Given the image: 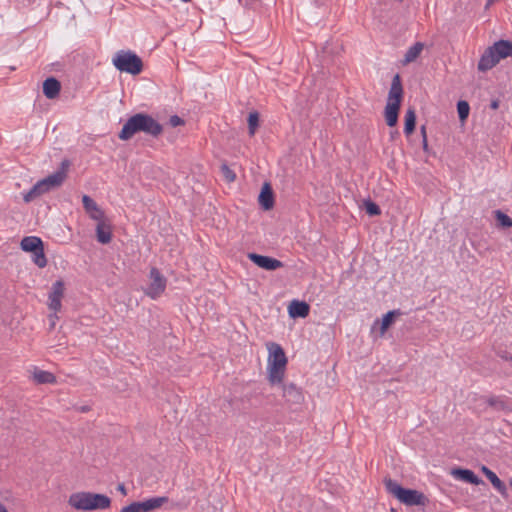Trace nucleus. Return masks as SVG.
<instances>
[{
	"label": "nucleus",
	"instance_id": "obj_1",
	"mask_svg": "<svg viewBox=\"0 0 512 512\" xmlns=\"http://www.w3.org/2000/svg\"><path fill=\"white\" fill-rule=\"evenodd\" d=\"M143 132L146 135L157 138L163 132V126L146 113H137L128 118L118 134L120 140H130L136 133Z\"/></svg>",
	"mask_w": 512,
	"mask_h": 512
},
{
	"label": "nucleus",
	"instance_id": "obj_2",
	"mask_svg": "<svg viewBox=\"0 0 512 512\" xmlns=\"http://www.w3.org/2000/svg\"><path fill=\"white\" fill-rule=\"evenodd\" d=\"M68 167L69 161H62L61 168L33 185V187L24 194L23 200L26 203H29L41 195L60 187L66 178V171Z\"/></svg>",
	"mask_w": 512,
	"mask_h": 512
},
{
	"label": "nucleus",
	"instance_id": "obj_3",
	"mask_svg": "<svg viewBox=\"0 0 512 512\" xmlns=\"http://www.w3.org/2000/svg\"><path fill=\"white\" fill-rule=\"evenodd\" d=\"M512 56V42L499 40L488 47L478 62V70L486 72L496 66L500 60Z\"/></svg>",
	"mask_w": 512,
	"mask_h": 512
},
{
	"label": "nucleus",
	"instance_id": "obj_4",
	"mask_svg": "<svg viewBox=\"0 0 512 512\" xmlns=\"http://www.w3.org/2000/svg\"><path fill=\"white\" fill-rule=\"evenodd\" d=\"M68 503L77 510L92 511L109 508L111 500L104 494L77 492L70 495Z\"/></svg>",
	"mask_w": 512,
	"mask_h": 512
},
{
	"label": "nucleus",
	"instance_id": "obj_5",
	"mask_svg": "<svg viewBox=\"0 0 512 512\" xmlns=\"http://www.w3.org/2000/svg\"><path fill=\"white\" fill-rule=\"evenodd\" d=\"M384 485L389 494L407 506H424L428 501L422 492L404 488L390 478L384 480Z\"/></svg>",
	"mask_w": 512,
	"mask_h": 512
},
{
	"label": "nucleus",
	"instance_id": "obj_6",
	"mask_svg": "<svg viewBox=\"0 0 512 512\" xmlns=\"http://www.w3.org/2000/svg\"><path fill=\"white\" fill-rule=\"evenodd\" d=\"M268 371L269 381L272 384H280L283 380L284 370L287 364V358L283 348L277 343L268 345Z\"/></svg>",
	"mask_w": 512,
	"mask_h": 512
},
{
	"label": "nucleus",
	"instance_id": "obj_7",
	"mask_svg": "<svg viewBox=\"0 0 512 512\" xmlns=\"http://www.w3.org/2000/svg\"><path fill=\"white\" fill-rule=\"evenodd\" d=\"M112 63L120 72L138 75L143 70L142 59L131 50H119L115 53Z\"/></svg>",
	"mask_w": 512,
	"mask_h": 512
},
{
	"label": "nucleus",
	"instance_id": "obj_8",
	"mask_svg": "<svg viewBox=\"0 0 512 512\" xmlns=\"http://www.w3.org/2000/svg\"><path fill=\"white\" fill-rule=\"evenodd\" d=\"M149 280L150 282L144 289V293L155 300L164 293L167 286V279L158 268L152 267L149 272Z\"/></svg>",
	"mask_w": 512,
	"mask_h": 512
},
{
	"label": "nucleus",
	"instance_id": "obj_9",
	"mask_svg": "<svg viewBox=\"0 0 512 512\" xmlns=\"http://www.w3.org/2000/svg\"><path fill=\"white\" fill-rule=\"evenodd\" d=\"M248 258L258 267L267 270V271H275L284 266L283 262L278 259L260 255L257 253H249Z\"/></svg>",
	"mask_w": 512,
	"mask_h": 512
},
{
	"label": "nucleus",
	"instance_id": "obj_10",
	"mask_svg": "<svg viewBox=\"0 0 512 512\" xmlns=\"http://www.w3.org/2000/svg\"><path fill=\"white\" fill-rule=\"evenodd\" d=\"M403 98V87L399 74H396L391 83V87L388 93L387 103L401 105Z\"/></svg>",
	"mask_w": 512,
	"mask_h": 512
},
{
	"label": "nucleus",
	"instance_id": "obj_11",
	"mask_svg": "<svg viewBox=\"0 0 512 512\" xmlns=\"http://www.w3.org/2000/svg\"><path fill=\"white\" fill-rule=\"evenodd\" d=\"M82 203L85 211L89 214L90 218L99 221L104 219L103 210L97 205V203L88 195L82 197Z\"/></svg>",
	"mask_w": 512,
	"mask_h": 512
},
{
	"label": "nucleus",
	"instance_id": "obj_12",
	"mask_svg": "<svg viewBox=\"0 0 512 512\" xmlns=\"http://www.w3.org/2000/svg\"><path fill=\"white\" fill-rule=\"evenodd\" d=\"M96 238L101 244H108L112 239V229L110 223L105 218L97 221Z\"/></svg>",
	"mask_w": 512,
	"mask_h": 512
},
{
	"label": "nucleus",
	"instance_id": "obj_13",
	"mask_svg": "<svg viewBox=\"0 0 512 512\" xmlns=\"http://www.w3.org/2000/svg\"><path fill=\"white\" fill-rule=\"evenodd\" d=\"M309 311L310 306L304 301L293 300L288 307L289 316L292 318H305Z\"/></svg>",
	"mask_w": 512,
	"mask_h": 512
},
{
	"label": "nucleus",
	"instance_id": "obj_14",
	"mask_svg": "<svg viewBox=\"0 0 512 512\" xmlns=\"http://www.w3.org/2000/svg\"><path fill=\"white\" fill-rule=\"evenodd\" d=\"M452 475L455 476V478L470 484H484V481L469 469L456 468L452 471Z\"/></svg>",
	"mask_w": 512,
	"mask_h": 512
},
{
	"label": "nucleus",
	"instance_id": "obj_15",
	"mask_svg": "<svg viewBox=\"0 0 512 512\" xmlns=\"http://www.w3.org/2000/svg\"><path fill=\"white\" fill-rule=\"evenodd\" d=\"M260 206L264 210H270L274 206V194L269 183H265L258 197Z\"/></svg>",
	"mask_w": 512,
	"mask_h": 512
},
{
	"label": "nucleus",
	"instance_id": "obj_16",
	"mask_svg": "<svg viewBox=\"0 0 512 512\" xmlns=\"http://www.w3.org/2000/svg\"><path fill=\"white\" fill-rule=\"evenodd\" d=\"M168 502L167 497H152L144 501L136 502L140 508V512H150L160 508L163 504Z\"/></svg>",
	"mask_w": 512,
	"mask_h": 512
},
{
	"label": "nucleus",
	"instance_id": "obj_17",
	"mask_svg": "<svg viewBox=\"0 0 512 512\" xmlns=\"http://www.w3.org/2000/svg\"><path fill=\"white\" fill-rule=\"evenodd\" d=\"M60 89L61 84L54 77L47 78L43 83V93L48 99H55L59 95Z\"/></svg>",
	"mask_w": 512,
	"mask_h": 512
},
{
	"label": "nucleus",
	"instance_id": "obj_18",
	"mask_svg": "<svg viewBox=\"0 0 512 512\" xmlns=\"http://www.w3.org/2000/svg\"><path fill=\"white\" fill-rule=\"evenodd\" d=\"M283 396L287 402L290 403H300L303 399L302 392L299 388H297L294 384H284L283 387Z\"/></svg>",
	"mask_w": 512,
	"mask_h": 512
},
{
	"label": "nucleus",
	"instance_id": "obj_19",
	"mask_svg": "<svg viewBox=\"0 0 512 512\" xmlns=\"http://www.w3.org/2000/svg\"><path fill=\"white\" fill-rule=\"evenodd\" d=\"M21 249L26 252H35L43 246V242L39 237L26 236L21 240Z\"/></svg>",
	"mask_w": 512,
	"mask_h": 512
},
{
	"label": "nucleus",
	"instance_id": "obj_20",
	"mask_svg": "<svg viewBox=\"0 0 512 512\" xmlns=\"http://www.w3.org/2000/svg\"><path fill=\"white\" fill-rule=\"evenodd\" d=\"M484 475L488 478V480L491 482V484L494 486V488L502 495L506 493V486L505 484L499 479V477L488 467L482 466L481 468Z\"/></svg>",
	"mask_w": 512,
	"mask_h": 512
},
{
	"label": "nucleus",
	"instance_id": "obj_21",
	"mask_svg": "<svg viewBox=\"0 0 512 512\" xmlns=\"http://www.w3.org/2000/svg\"><path fill=\"white\" fill-rule=\"evenodd\" d=\"M401 105L387 103L385 106V120L389 127H393L398 122V114Z\"/></svg>",
	"mask_w": 512,
	"mask_h": 512
},
{
	"label": "nucleus",
	"instance_id": "obj_22",
	"mask_svg": "<svg viewBox=\"0 0 512 512\" xmlns=\"http://www.w3.org/2000/svg\"><path fill=\"white\" fill-rule=\"evenodd\" d=\"M416 125V113L413 108H408L405 113V124H404V133L409 136L415 130Z\"/></svg>",
	"mask_w": 512,
	"mask_h": 512
},
{
	"label": "nucleus",
	"instance_id": "obj_23",
	"mask_svg": "<svg viewBox=\"0 0 512 512\" xmlns=\"http://www.w3.org/2000/svg\"><path fill=\"white\" fill-rule=\"evenodd\" d=\"M423 48H424L423 43L416 42L414 45H412L406 51V53L404 55L403 63L408 64V63L415 61L418 58V56L420 55V53L422 52Z\"/></svg>",
	"mask_w": 512,
	"mask_h": 512
},
{
	"label": "nucleus",
	"instance_id": "obj_24",
	"mask_svg": "<svg viewBox=\"0 0 512 512\" xmlns=\"http://www.w3.org/2000/svg\"><path fill=\"white\" fill-rule=\"evenodd\" d=\"M33 379L38 384H52L56 382L54 374L48 371L36 369L33 373Z\"/></svg>",
	"mask_w": 512,
	"mask_h": 512
},
{
	"label": "nucleus",
	"instance_id": "obj_25",
	"mask_svg": "<svg viewBox=\"0 0 512 512\" xmlns=\"http://www.w3.org/2000/svg\"><path fill=\"white\" fill-rule=\"evenodd\" d=\"M399 315H401L400 310H391L383 316L382 321H381V326H380V334L381 335H384V333L387 331V329L394 322L395 317L399 316Z\"/></svg>",
	"mask_w": 512,
	"mask_h": 512
},
{
	"label": "nucleus",
	"instance_id": "obj_26",
	"mask_svg": "<svg viewBox=\"0 0 512 512\" xmlns=\"http://www.w3.org/2000/svg\"><path fill=\"white\" fill-rule=\"evenodd\" d=\"M494 214L499 226L503 228L512 227V218L510 216H508L501 210H495Z\"/></svg>",
	"mask_w": 512,
	"mask_h": 512
},
{
	"label": "nucleus",
	"instance_id": "obj_27",
	"mask_svg": "<svg viewBox=\"0 0 512 512\" xmlns=\"http://www.w3.org/2000/svg\"><path fill=\"white\" fill-rule=\"evenodd\" d=\"M457 112L460 121L464 122L469 116L470 106L467 101L460 100L457 103Z\"/></svg>",
	"mask_w": 512,
	"mask_h": 512
},
{
	"label": "nucleus",
	"instance_id": "obj_28",
	"mask_svg": "<svg viewBox=\"0 0 512 512\" xmlns=\"http://www.w3.org/2000/svg\"><path fill=\"white\" fill-rule=\"evenodd\" d=\"M64 295V283L61 280L53 283L51 291L49 293V298L62 299Z\"/></svg>",
	"mask_w": 512,
	"mask_h": 512
},
{
	"label": "nucleus",
	"instance_id": "obj_29",
	"mask_svg": "<svg viewBox=\"0 0 512 512\" xmlns=\"http://www.w3.org/2000/svg\"><path fill=\"white\" fill-rule=\"evenodd\" d=\"M258 125H259V114L256 111L249 113L248 129H249L250 136H253L255 134Z\"/></svg>",
	"mask_w": 512,
	"mask_h": 512
},
{
	"label": "nucleus",
	"instance_id": "obj_30",
	"mask_svg": "<svg viewBox=\"0 0 512 512\" xmlns=\"http://www.w3.org/2000/svg\"><path fill=\"white\" fill-rule=\"evenodd\" d=\"M33 262L39 267L44 268L47 265V259L43 246L39 250L33 252Z\"/></svg>",
	"mask_w": 512,
	"mask_h": 512
},
{
	"label": "nucleus",
	"instance_id": "obj_31",
	"mask_svg": "<svg viewBox=\"0 0 512 512\" xmlns=\"http://www.w3.org/2000/svg\"><path fill=\"white\" fill-rule=\"evenodd\" d=\"M364 207H365L366 213L370 216H378L381 214L380 207L371 200L365 201Z\"/></svg>",
	"mask_w": 512,
	"mask_h": 512
},
{
	"label": "nucleus",
	"instance_id": "obj_32",
	"mask_svg": "<svg viewBox=\"0 0 512 512\" xmlns=\"http://www.w3.org/2000/svg\"><path fill=\"white\" fill-rule=\"evenodd\" d=\"M221 172L228 182H233L236 179V174L227 166V164L221 165Z\"/></svg>",
	"mask_w": 512,
	"mask_h": 512
},
{
	"label": "nucleus",
	"instance_id": "obj_33",
	"mask_svg": "<svg viewBox=\"0 0 512 512\" xmlns=\"http://www.w3.org/2000/svg\"><path fill=\"white\" fill-rule=\"evenodd\" d=\"M61 299L49 298V308L55 312L61 309Z\"/></svg>",
	"mask_w": 512,
	"mask_h": 512
},
{
	"label": "nucleus",
	"instance_id": "obj_34",
	"mask_svg": "<svg viewBox=\"0 0 512 512\" xmlns=\"http://www.w3.org/2000/svg\"><path fill=\"white\" fill-rule=\"evenodd\" d=\"M120 512H140V508L138 507L136 502L129 504L128 506L123 507Z\"/></svg>",
	"mask_w": 512,
	"mask_h": 512
},
{
	"label": "nucleus",
	"instance_id": "obj_35",
	"mask_svg": "<svg viewBox=\"0 0 512 512\" xmlns=\"http://www.w3.org/2000/svg\"><path fill=\"white\" fill-rule=\"evenodd\" d=\"M169 123L172 127H177L184 124V121L177 115H173L169 119Z\"/></svg>",
	"mask_w": 512,
	"mask_h": 512
},
{
	"label": "nucleus",
	"instance_id": "obj_36",
	"mask_svg": "<svg viewBox=\"0 0 512 512\" xmlns=\"http://www.w3.org/2000/svg\"><path fill=\"white\" fill-rule=\"evenodd\" d=\"M420 131L422 135V142H427L426 127L424 125L421 126Z\"/></svg>",
	"mask_w": 512,
	"mask_h": 512
},
{
	"label": "nucleus",
	"instance_id": "obj_37",
	"mask_svg": "<svg viewBox=\"0 0 512 512\" xmlns=\"http://www.w3.org/2000/svg\"><path fill=\"white\" fill-rule=\"evenodd\" d=\"M490 107H491L493 110L498 109V107H499V100H497V99L492 100V101H491V103H490Z\"/></svg>",
	"mask_w": 512,
	"mask_h": 512
},
{
	"label": "nucleus",
	"instance_id": "obj_38",
	"mask_svg": "<svg viewBox=\"0 0 512 512\" xmlns=\"http://www.w3.org/2000/svg\"><path fill=\"white\" fill-rule=\"evenodd\" d=\"M118 490H119L120 492H122L123 494H126V490H125V486H124V484H119V485H118Z\"/></svg>",
	"mask_w": 512,
	"mask_h": 512
},
{
	"label": "nucleus",
	"instance_id": "obj_39",
	"mask_svg": "<svg viewBox=\"0 0 512 512\" xmlns=\"http://www.w3.org/2000/svg\"><path fill=\"white\" fill-rule=\"evenodd\" d=\"M0 512H8L7 508L1 501H0Z\"/></svg>",
	"mask_w": 512,
	"mask_h": 512
},
{
	"label": "nucleus",
	"instance_id": "obj_40",
	"mask_svg": "<svg viewBox=\"0 0 512 512\" xmlns=\"http://www.w3.org/2000/svg\"><path fill=\"white\" fill-rule=\"evenodd\" d=\"M81 411H82V412H86V411H88V407H86V406L82 407V408H81Z\"/></svg>",
	"mask_w": 512,
	"mask_h": 512
},
{
	"label": "nucleus",
	"instance_id": "obj_41",
	"mask_svg": "<svg viewBox=\"0 0 512 512\" xmlns=\"http://www.w3.org/2000/svg\"><path fill=\"white\" fill-rule=\"evenodd\" d=\"M423 143V148L426 149L427 148V142H422Z\"/></svg>",
	"mask_w": 512,
	"mask_h": 512
},
{
	"label": "nucleus",
	"instance_id": "obj_42",
	"mask_svg": "<svg viewBox=\"0 0 512 512\" xmlns=\"http://www.w3.org/2000/svg\"><path fill=\"white\" fill-rule=\"evenodd\" d=\"M494 403H495V402H494V400H493V399L489 400V404H490V405H494Z\"/></svg>",
	"mask_w": 512,
	"mask_h": 512
},
{
	"label": "nucleus",
	"instance_id": "obj_43",
	"mask_svg": "<svg viewBox=\"0 0 512 512\" xmlns=\"http://www.w3.org/2000/svg\"><path fill=\"white\" fill-rule=\"evenodd\" d=\"M183 2H189L190 0H182Z\"/></svg>",
	"mask_w": 512,
	"mask_h": 512
},
{
	"label": "nucleus",
	"instance_id": "obj_44",
	"mask_svg": "<svg viewBox=\"0 0 512 512\" xmlns=\"http://www.w3.org/2000/svg\"><path fill=\"white\" fill-rule=\"evenodd\" d=\"M510 486L512 487V479L510 480Z\"/></svg>",
	"mask_w": 512,
	"mask_h": 512
},
{
	"label": "nucleus",
	"instance_id": "obj_45",
	"mask_svg": "<svg viewBox=\"0 0 512 512\" xmlns=\"http://www.w3.org/2000/svg\"><path fill=\"white\" fill-rule=\"evenodd\" d=\"M392 512H395V511L392 509Z\"/></svg>",
	"mask_w": 512,
	"mask_h": 512
}]
</instances>
